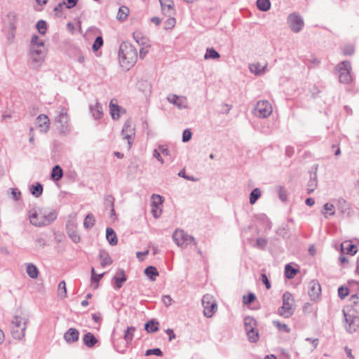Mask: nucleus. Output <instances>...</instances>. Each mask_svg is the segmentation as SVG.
<instances>
[{
  "mask_svg": "<svg viewBox=\"0 0 359 359\" xmlns=\"http://www.w3.org/2000/svg\"><path fill=\"white\" fill-rule=\"evenodd\" d=\"M118 59L121 65L129 69L137 61V53L136 48L128 42H123L118 50Z\"/></svg>",
  "mask_w": 359,
  "mask_h": 359,
  "instance_id": "obj_1",
  "label": "nucleus"
},
{
  "mask_svg": "<svg viewBox=\"0 0 359 359\" xmlns=\"http://www.w3.org/2000/svg\"><path fill=\"white\" fill-rule=\"evenodd\" d=\"M41 220L37 222L34 219L36 218V208H33L29 211L28 217L30 223L35 226L41 227L50 224L54 222L57 217V213L55 210L43 208L40 209Z\"/></svg>",
  "mask_w": 359,
  "mask_h": 359,
  "instance_id": "obj_2",
  "label": "nucleus"
},
{
  "mask_svg": "<svg viewBox=\"0 0 359 359\" xmlns=\"http://www.w3.org/2000/svg\"><path fill=\"white\" fill-rule=\"evenodd\" d=\"M344 318V328L350 334L356 332L359 330V313L350 306L343 309Z\"/></svg>",
  "mask_w": 359,
  "mask_h": 359,
  "instance_id": "obj_3",
  "label": "nucleus"
},
{
  "mask_svg": "<svg viewBox=\"0 0 359 359\" xmlns=\"http://www.w3.org/2000/svg\"><path fill=\"white\" fill-rule=\"evenodd\" d=\"M27 323V318L18 315L13 316L11 322V332L14 339L21 340L25 337Z\"/></svg>",
  "mask_w": 359,
  "mask_h": 359,
  "instance_id": "obj_4",
  "label": "nucleus"
},
{
  "mask_svg": "<svg viewBox=\"0 0 359 359\" xmlns=\"http://www.w3.org/2000/svg\"><path fill=\"white\" fill-rule=\"evenodd\" d=\"M172 239L175 244L181 248H186L191 243L195 245L197 244L195 238L182 229H176L172 233Z\"/></svg>",
  "mask_w": 359,
  "mask_h": 359,
  "instance_id": "obj_5",
  "label": "nucleus"
},
{
  "mask_svg": "<svg viewBox=\"0 0 359 359\" xmlns=\"http://www.w3.org/2000/svg\"><path fill=\"white\" fill-rule=\"evenodd\" d=\"M336 70L339 73V80L340 83L348 84L353 81L351 65L349 61L345 60L339 63L336 67Z\"/></svg>",
  "mask_w": 359,
  "mask_h": 359,
  "instance_id": "obj_6",
  "label": "nucleus"
},
{
  "mask_svg": "<svg viewBox=\"0 0 359 359\" xmlns=\"http://www.w3.org/2000/svg\"><path fill=\"white\" fill-rule=\"evenodd\" d=\"M294 298L291 293L285 292L283 295V306L278 309V313L285 318L290 317L294 313Z\"/></svg>",
  "mask_w": 359,
  "mask_h": 359,
  "instance_id": "obj_7",
  "label": "nucleus"
},
{
  "mask_svg": "<svg viewBox=\"0 0 359 359\" xmlns=\"http://www.w3.org/2000/svg\"><path fill=\"white\" fill-rule=\"evenodd\" d=\"M57 128L59 132L62 135H67L69 133L71 128L69 124V116L65 108H62L60 111L59 115L55 118Z\"/></svg>",
  "mask_w": 359,
  "mask_h": 359,
  "instance_id": "obj_8",
  "label": "nucleus"
},
{
  "mask_svg": "<svg viewBox=\"0 0 359 359\" xmlns=\"http://www.w3.org/2000/svg\"><path fill=\"white\" fill-rule=\"evenodd\" d=\"M203 314L207 318H211L217 309V305L212 295L206 294L202 298Z\"/></svg>",
  "mask_w": 359,
  "mask_h": 359,
  "instance_id": "obj_9",
  "label": "nucleus"
},
{
  "mask_svg": "<svg viewBox=\"0 0 359 359\" xmlns=\"http://www.w3.org/2000/svg\"><path fill=\"white\" fill-rule=\"evenodd\" d=\"M121 135L123 139L127 140L128 149H130L135 137V126L131 119H128L123 124Z\"/></svg>",
  "mask_w": 359,
  "mask_h": 359,
  "instance_id": "obj_10",
  "label": "nucleus"
},
{
  "mask_svg": "<svg viewBox=\"0 0 359 359\" xmlns=\"http://www.w3.org/2000/svg\"><path fill=\"white\" fill-rule=\"evenodd\" d=\"M287 23L290 29L294 33L301 32L304 25L303 18L297 13H292L288 15Z\"/></svg>",
  "mask_w": 359,
  "mask_h": 359,
  "instance_id": "obj_11",
  "label": "nucleus"
},
{
  "mask_svg": "<svg viewBox=\"0 0 359 359\" xmlns=\"http://www.w3.org/2000/svg\"><path fill=\"white\" fill-rule=\"evenodd\" d=\"M272 106L267 100H260L257 102L254 114L259 118H266L272 113Z\"/></svg>",
  "mask_w": 359,
  "mask_h": 359,
  "instance_id": "obj_12",
  "label": "nucleus"
},
{
  "mask_svg": "<svg viewBox=\"0 0 359 359\" xmlns=\"http://www.w3.org/2000/svg\"><path fill=\"white\" fill-rule=\"evenodd\" d=\"M167 100L170 103L175 105L180 109H186L188 107L187 100L185 97L171 94L168 96Z\"/></svg>",
  "mask_w": 359,
  "mask_h": 359,
  "instance_id": "obj_13",
  "label": "nucleus"
},
{
  "mask_svg": "<svg viewBox=\"0 0 359 359\" xmlns=\"http://www.w3.org/2000/svg\"><path fill=\"white\" fill-rule=\"evenodd\" d=\"M321 293V287L320 283L315 280L309 283L308 294L311 300H316Z\"/></svg>",
  "mask_w": 359,
  "mask_h": 359,
  "instance_id": "obj_14",
  "label": "nucleus"
},
{
  "mask_svg": "<svg viewBox=\"0 0 359 359\" xmlns=\"http://www.w3.org/2000/svg\"><path fill=\"white\" fill-rule=\"evenodd\" d=\"M162 12L164 15L172 16L175 14L174 3L172 0H159Z\"/></svg>",
  "mask_w": 359,
  "mask_h": 359,
  "instance_id": "obj_15",
  "label": "nucleus"
},
{
  "mask_svg": "<svg viewBox=\"0 0 359 359\" xmlns=\"http://www.w3.org/2000/svg\"><path fill=\"white\" fill-rule=\"evenodd\" d=\"M36 124L41 132L46 133L49 129L50 121L48 116L40 114L36 118Z\"/></svg>",
  "mask_w": 359,
  "mask_h": 359,
  "instance_id": "obj_16",
  "label": "nucleus"
},
{
  "mask_svg": "<svg viewBox=\"0 0 359 359\" xmlns=\"http://www.w3.org/2000/svg\"><path fill=\"white\" fill-rule=\"evenodd\" d=\"M126 280L127 278L124 270L121 269H118L113 278V280L115 282L114 288L116 290L120 289Z\"/></svg>",
  "mask_w": 359,
  "mask_h": 359,
  "instance_id": "obj_17",
  "label": "nucleus"
},
{
  "mask_svg": "<svg viewBox=\"0 0 359 359\" xmlns=\"http://www.w3.org/2000/svg\"><path fill=\"white\" fill-rule=\"evenodd\" d=\"M79 332L75 328H69L64 334V339L68 344L76 342L79 340Z\"/></svg>",
  "mask_w": 359,
  "mask_h": 359,
  "instance_id": "obj_18",
  "label": "nucleus"
},
{
  "mask_svg": "<svg viewBox=\"0 0 359 359\" xmlns=\"http://www.w3.org/2000/svg\"><path fill=\"white\" fill-rule=\"evenodd\" d=\"M341 253L346 252L354 255L357 252L356 246L349 241H344L341 244Z\"/></svg>",
  "mask_w": 359,
  "mask_h": 359,
  "instance_id": "obj_19",
  "label": "nucleus"
},
{
  "mask_svg": "<svg viewBox=\"0 0 359 359\" xmlns=\"http://www.w3.org/2000/svg\"><path fill=\"white\" fill-rule=\"evenodd\" d=\"M83 341L87 347L93 348L98 341L91 332H87L83 335Z\"/></svg>",
  "mask_w": 359,
  "mask_h": 359,
  "instance_id": "obj_20",
  "label": "nucleus"
},
{
  "mask_svg": "<svg viewBox=\"0 0 359 359\" xmlns=\"http://www.w3.org/2000/svg\"><path fill=\"white\" fill-rule=\"evenodd\" d=\"M110 114L113 119L117 120L121 116V107L117 104L114 102V100H111L109 103Z\"/></svg>",
  "mask_w": 359,
  "mask_h": 359,
  "instance_id": "obj_21",
  "label": "nucleus"
},
{
  "mask_svg": "<svg viewBox=\"0 0 359 359\" xmlns=\"http://www.w3.org/2000/svg\"><path fill=\"white\" fill-rule=\"evenodd\" d=\"M335 206L337 210H339L342 214H345L349 210V205L346 200L342 198H339L334 201Z\"/></svg>",
  "mask_w": 359,
  "mask_h": 359,
  "instance_id": "obj_22",
  "label": "nucleus"
},
{
  "mask_svg": "<svg viewBox=\"0 0 359 359\" xmlns=\"http://www.w3.org/2000/svg\"><path fill=\"white\" fill-rule=\"evenodd\" d=\"M134 40L140 46H150L149 40L147 37L144 36L141 32H135L133 34Z\"/></svg>",
  "mask_w": 359,
  "mask_h": 359,
  "instance_id": "obj_23",
  "label": "nucleus"
},
{
  "mask_svg": "<svg viewBox=\"0 0 359 359\" xmlns=\"http://www.w3.org/2000/svg\"><path fill=\"white\" fill-rule=\"evenodd\" d=\"M106 238L112 246L116 245L118 243L116 234L114 230L110 227H107L106 229Z\"/></svg>",
  "mask_w": 359,
  "mask_h": 359,
  "instance_id": "obj_24",
  "label": "nucleus"
},
{
  "mask_svg": "<svg viewBox=\"0 0 359 359\" xmlns=\"http://www.w3.org/2000/svg\"><path fill=\"white\" fill-rule=\"evenodd\" d=\"M90 111L95 119H100L102 118L103 111L102 107L99 102H96L94 106L90 107Z\"/></svg>",
  "mask_w": 359,
  "mask_h": 359,
  "instance_id": "obj_25",
  "label": "nucleus"
},
{
  "mask_svg": "<svg viewBox=\"0 0 359 359\" xmlns=\"http://www.w3.org/2000/svg\"><path fill=\"white\" fill-rule=\"evenodd\" d=\"M29 57L32 62V65L34 68L39 67L43 63V55H39L37 52H35V53H29Z\"/></svg>",
  "mask_w": 359,
  "mask_h": 359,
  "instance_id": "obj_26",
  "label": "nucleus"
},
{
  "mask_svg": "<svg viewBox=\"0 0 359 359\" xmlns=\"http://www.w3.org/2000/svg\"><path fill=\"white\" fill-rule=\"evenodd\" d=\"M99 257L101 260V266L102 267L110 265L113 262L109 253L103 250L100 251Z\"/></svg>",
  "mask_w": 359,
  "mask_h": 359,
  "instance_id": "obj_27",
  "label": "nucleus"
},
{
  "mask_svg": "<svg viewBox=\"0 0 359 359\" xmlns=\"http://www.w3.org/2000/svg\"><path fill=\"white\" fill-rule=\"evenodd\" d=\"M322 214L327 218L329 216H334L335 215V205L326 203L323 205V208L322 210Z\"/></svg>",
  "mask_w": 359,
  "mask_h": 359,
  "instance_id": "obj_28",
  "label": "nucleus"
},
{
  "mask_svg": "<svg viewBox=\"0 0 359 359\" xmlns=\"http://www.w3.org/2000/svg\"><path fill=\"white\" fill-rule=\"evenodd\" d=\"M257 219L262 223L263 226L265 228V231H269L271 227V222L268 217L264 214H259L257 216Z\"/></svg>",
  "mask_w": 359,
  "mask_h": 359,
  "instance_id": "obj_29",
  "label": "nucleus"
},
{
  "mask_svg": "<svg viewBox=\"0 0 359 359\" xmlns=\"http://www.w3.org/2000/svg\"><path fill=\"white\" fill-rule=\"evenodd\" d=\"M144 274L152 281L155 280L156 278L159 275L156 268L153 266H147L144 269Z\"/></svg>",
  "mask_w": 359,
  "mask_h": 359,
  "instance_id": "obj_30",
  "label": "nucleus"
},
{
  "mask_svg": "<svg viewBox=\"0 0 359 359\" xmlns=\"http://www.w3.org/2000/svg\"><path fill=\"white\" fill-rule=\"evenodd\" d=\"M244 326L245 332L256 329L257 321L254 318L247 316L244 319Z\"/></svg>",
  "mask_w": 359,
  "mask_h": 359,
  "instance_id": "obj_31",
  "label": "nucleus"
},
{
  "mask_svg": "<svg viewBox=\"0 0 359 359\" xmlns=\"http://www.w3.org/2000/svg\"><path fill=\"white\" fill-rule=\"evenodd\" d=\"M50 175L54 181H59L63 176V170L59 165H56L53 168Z\"/></svg>",
  "mask_w": 359,
  "mask_h": 359,
  "instance_id": "obj_32",
  "label": "nucleus"
},
{
  "mask_svg": "<svg viewBox=\"0 0 359 359\" xmlns=\"http://www.w3.org/2000/svg\"><path fill=\"white\" fill-rule=\"evenodd\" d=\"M266 65L262 66L259 63L252 64L250 65V70L255 75H261L265 72Z\"/></svg>",
  "mask_w": 359,
  "mask_h": 359,
  "instance_id": "obj_33",
  "label": "nucleus"
},
{
  "mask_svg": "<svg viewBox=\"0 0 359 359\" xmlns=\"http://www.w3.org/2000/svg\"><path fill=\"white\" fill-rule=\"evenodd\" d=\"M130 13L129 8L126 6H120L116 18L118 21L123 22L124 21L127 17L128 16Z\"/></svg>",
  "mask_w": 359,
  "mask_h": 359,
  "instance_id": "obj_34",
  "label": "nucleus"
},
{
  "mask_svg": "<svg viewBox=\"0 0 359 359\" xmlns=\"http://www.w3.org/2000/svg\"><path fill=\"white\" fill-rule=\"evenodd\" d=\"M144 329L147 332H155L158 330V323L155 320H150L145 323Z\"/></svg>",
  "mask_w": 359,
  "mask_h": 359,
  "instance_id": "obj_35",
  "label": "nucleus"
},
{
  "mask_svg": "<svg viewBox=\"0 0 359 359\" xmlns=\"http://www.w3.org/2000/svg\"><path fill=\"white\" fill-rule=\"evenodd\" d=\"M220 57L219 53L213 48H208L204 55L205 60H216Z\"/></svg>",
  "mask_w": 359,
  "mask_h": 359,
  "instance_id": "obj_36",
  "label": "nucleus"
},
{
  "mask_svg": "<svg viewBox=\"0 0 359 359\" xmlns=\"http://www.w3.org/2000/svg\"><path fill=\"white\" fill-rule=\"evenodd\" d=\"M30 192L35 197H39L43 193V186L41 183L36 182V184L30 187Z\"/></svg>",
  "mask_w": 359,
  "mask_h": 359,
  "instance_id": "obj_37",
  "label": "nucleus"
},
{
  "mask_svg": "<svg viewBox=\"0 0 359 359\" xmlns=\"http://www.w3.org/2000/svg\"><path fill=\"white\" fill-rule=\"evenodd\" d=\"M246 334L249 341L251 343H256L259 339V334L257 329L247 331Z\"/></svg>",
  "mask_w": 359,
  "mask_h": 359,
  "instance_id": "obj_38",
  "label": "nucleus"
},
{
  "mask_svg": "<svg viewBox=\"0 0 359 359\" xmlns=\"http://www.w3.org/2000/svg\"><path fill=\"white\" fill-rule=\"evenodd\" d=\"M26 271L29 276L32 278H36L38 277L39 270L33 264H28L27 265Z\"/></svg>",
  "mask_w": 359,
  "mask_h": 359,
  "instance_id": "obj_39",
  "label": "nucleus"
},
{
  "mask_svg": "<svg viewBox=\"0 0 359 359\" xmlns=\"http://www.w3.org/2000/svg\"><path fill=\"white\" fill-rule=\"evenodd\" d=\"M257 6L262 11H268L271 8L270 0H257Z\"/></svg>",
  "mask_w": 359,
  "mask_h": 359,
  "instance_id": "obj_40",
  "label": "nucleus"
},
{
  "mask_svg": "<svg viewBox=\"0 0 359 359\" xmlns=\"http://www.w3.org/2000/svg\"><path fill=\"white\" fill-rule=\"evenodd\" d=\"M298 270L290 264H286L285 267V276L287 278L292 279L297 273Z\"/></svg>",
  "mask_w": 359,
  "mask_h": 359,
  "instance_id": "obj_41",
  "label": "nucleus"
},
{
  "mask_svg": "<svg viewBox=\"0 0 359 359\" xmlns=\"http://www.w3.org/2000/svg\"><path fill=\"white\" fill-rule=\"evenodd\" d=\"M136 328L135 327H128L126 330L125 331V334L123 336L124 339L126 341V344H130L133 339V332L135 331Z\"/></svg>",
  "mask_w": 359,
  "mask_h": 359,
  "instance_id": "obj_42",
  "label": "nucleus"
},
{
  "mask_svg": "<svg viewBox=\"0 0 359 359\" xmlns=\"http://www.w3.org/2000/svg\"><path fill=\"white\" fill-rule=\"evenodd\" d=\"M317 184H318L317 177H316V174H314L313 177H311L310 180L308 182V185H307L308 187L306 189L308 194H311V193H313L315 189L317 187Z\"/></svg>",
  "mask_w": 359,
  "mask_h": 359,
  "instance_id": "obj_43",
  "label": "nucleus"
},
{
  "mask_svg": "<svg viewBox=\"0 0 359 359\" xmlns=\"http://www.w3.org/2000/svg\"><path fill=\"white\" fill-rule=\"evenodd\" d=\"M95 218L93 214H88L83 221V226L86 229H91L95 224Z\"/></svg>",
  "mask_w": 359,
  "mask_h": 359,
  "instance_id": "obj_44",
  "label": "nucleus"
},
{
  "mask_svg": "<svg viewBox=\"0 0 359 359\" xmlns=\"http://www.w3.org/2000/svg\"><path fill=\"white\" fill-rule=\"evenodd\" d=\"M261 196V191L259 188L254 189L250 194V203L255 204Z\"/></svg>",
  "mask_w": 359,
  "mask_h": 359,
  "instance_id": "obj_45",
  "label": "nucleus"
},
{
  "mask_svg": "<svg viewBox=\"0 0 359 359\" xmlns=\"http://www.w3.org/2000/svg\"><path fill=\"white\" fill-rule=\"evenodd\" d=\"M163 198L158 194H153L151 196V206L152 208H158L163 203Z\"/></svg>",
  "mask_w": 359,
  "mask_h": 359,
  "instance_id": "obj_46",
  "label": "nucleus"
},
{
  "mask_svg": "<svg viewBox=\"0 0 359 359\" xmlns=\"http://www.w3.org/2000/svg\"><path fill=\"white\" fill-rule=\"evenodd\" d=\"M57 292L58 295L62 298H65L67 297V288L65 280H62L60 282L57 287Z\"/></svg>",
  "mask_w": 359,
  "mask_h": 359,
  "instance_id": "obj_47",
  "label": "nucleus"
},
{
  "mask_svg": "<svg viewBox=\"0 0 359 359\" xmlns=\"http://www.w3.org/2000/svg\"><path fill=\"white\" fill-rule=\"evenodd\" d=\"M36 29L41 34L44 35L46 33L47 24L46 21L40 20L36 23Z\"/></svg>",
  "mask_w": 359,
  "mask_h": 359,
  "instance_id": "obj_48",
  "label": "nucleus"
},
{
  "mask_svg": "<svg viewBox=\"0 0 359 359\" xmlns=\"http://www.w3.org/2000/svg\"><path fill=\"white\" fill-rule=\"evenodd\" d=\"M348 294V287L341 285L338 288V296L341 299H344Z\"/></svg>",
  "mask_w": 359,
  "mask_h": 359,
  "instance_id": "obj_49",
  "label": "nucleus"
},
{
  "mask_svg": "<svg viewBox=\"0 0 359 359\" xmlns=\"http://www.w3.org/2000/svg\"><path fill=\"white\" fill-rule=\"evenodd\" d=\"M43 45H44L43 41L40 39L38 36L34 35L32 36L30 46L41 48V47H43Z\"/></svg>",
  "mask_w": 359,
  "mask_h": 359,
  "instance_id": "obj_50",
  "label": "nucleus"
},
{
  "mask_svg": "<svg viewBox=\"0 0 359 359\" xmlns=\"http://www.w3.org/2000/svg\"><path fill=\"white\" fill-rule=\"evenodd\" d=\"M273 323L280 331H283L285 333H289L290 332V328H289L286 324L281 323L278 320H273Z\"/></svg>",
  "mask_w": 359,
  "mask_h": 359,
  "instance_id": "obj_51",
  "label": "nucleus"
},
{
  "mask_svg": "<svg viewBox=\"0 0 359 359\" xmlns=\"http://www.w3.org/2000/svg\"><path fill=\"white\" fill-rule=\"evenodd\" d=\"M103 43L102 37L101 36H97L92 46L93 50L97 51L103 46Z\"/></svg>",
  "mask_w": 359,
  "mask_h": 359,
  "instance_id": "obj_52",
  "label": "nucleus"
},
{
  "mask_svg": "<svg viewBox=\"0 0 359 359\" xmlns=\"http://www.w3.org/2000/svg\"><path fill=\"white\" fill-rule=\"evenodd\" d=\"M151 355H155L157 356H161L163 355L162 351L158 348L148 349L145 352V355L149 356Z\"/></svg>",
  "mask_w": 359,
  "mask_h": 359,
  "instance_id": "obj_53",
  "label": "nucleus"
},
{
  "mask_svg": "<svg viewBox=\"0 0 359 359\" xmlns=\"http://www.w3.org/2000/svg\"><path fill=\"white\" fill-rule=\"evenodd\" d=\"M354 46L351 44L345 45L343 48V54L344 55H351L354 53Z\"/></svg>",
  "mask_w": 359,
  "mask_h": 359,
  "instance_id": "obj_54",
  "label": "nucleus"
},
{
  "mask_svg": "<svg viewBox=\"0 0 359 359\" xmlns=\"http://www.w3.org/2000/svg\"><path fill=\"white\" fill-rule=\"evenodd\" d=\"M267 245V240L264 238H258L256 241V246L262 250L265 249Z\"/></svg>",
  "mask_w": 359,
  "mask_h": 359,
  "instance_id": "obj_55",
  "label": "nucleus"
},
{
  "mask_svg": "<svg viewBox=\"0 0 359 359\" xmlns=\"http://www.w3.org/2000/svg\"><path fill=\"white\" fill-rule=\"evenodd\" d=\"M79 0H64L62 1V4H65V6L67 9H71L76 6Z\"/></svg>",
  "mask_w": 359,
  "mask_h": 359,
  "instance_id": "obj_56",
  "label": "nucleus"
},
{
  "mask_svg": "<svg viewBox=\"0 0 359 359\" xmlns=\"http://www.w3.org/2000/svg\"><path fill=\"white\" fill-rule=\"evenodd\" d=\"M166 20L165 22V29H172L175 25L176 21L175 18L171 16Z\"/></svg>",
  "mask_w": 359,
  "mask_h": 359,
  "instance_id": "obj_57",
  "label": "nucleus"
},
{
  "mask_svg": "<svg viewBox=\"0 0 359 359\" xmlns=\"http://www.w3.org/2000/svg\"><path fill=\"white\" fill-rule=\"evenodd\" d=\"M192 137V133L189 129H186L184 130L182 134V142H189Z\"/></svg>",
  "mask_w": 359,
  "mask_h": 359,
  "instance_id": "obj_58",
  "label": "nucleus"
},
{
  "mask_svg": "<svg viewBox=\"0 0 359 359\" xmlns=\"http://www.w3.org/2000/svg\"><path fill=\"white\" fill-rule=\"evenodd\" d=\"M255 295L250 292L247 296H243V303L245 304H250L255 301Z\"/></svg>",
  "mask_w": 359,
  "mask_h": 359,
  "instance_id": "obj_59",
  "label": "nucleus"
},
{
  "mask_svg": "<svg viewBox=\"0 0 359 359\" xmlns=\"http://www.w3.org/2000/svg\"><path fill=\"white\" fill-rule=\"evenodd\" d=\"M261 281L265 285L266 289H270L271 285L269 280L267 276L265 273H262L260 276Z\"/></svg>",
  "mask_w": 359,
  "mask_h": 359,
  "instance_id": "obj_60",
  "label": "nucleus"
},
{
  "mask_svg": "<svg viewBox=\"0 0 359 359\" xmlns=\"http://www.w3.org/2000/svg\"><path fill=\"white\" fill-rule=\"evenodd\" d=\"M11 196L15 201H18L20 198L21 193L17 189H12Z\"/></svg>",
  "mask_w": 359,
  "mask_h": 359,
  "instance_id": "obj_61",
  "label": "nucleus"
},
{
  "mask_svg": "<svg viewBox=\"0 0 359 359\" xmlns=\"http://www.w3.org/2000/svg\"><path fill=\"white\" fill-rule=\"evenodd\" d=\"M149 46H141L140 49V57L143 59L149 52Z\"/></svg>",
  "mask_w": 359,
  "mask_h": 359,
  "instance_id": "obj_62",
  "label": "nucleus"
},
{
  "mask_svg": "<svg viewBox=\"0 0 359 359\" xmlns=\"http://www.w3.org/2000/svg\"><path fill=\"white\" fill-rule=\"evenodd\" d=\"M172 298L169 295H163L162 297V302L165 306H169L172 304Z\"/></svg>",
  "mask_w": 359,
  "mask_h": 359,
  "instance_id": "obj_63",
  "label": "nucleus"
},
{
  "mask_svg": "<svg viewBox=\"0 0 359 359\" xmlns=\"http://www.w3.org/2000/svg\"><path fill=\"white\" fill-rule=\"evenodd\" d=\"M105 204L107 206H114V198L111 195H108L105 197Z\"/></svg>",
  "mask_w": 359,
  "mask_h": 359,
  "instance_id": "obj_64",
  "label": "nucleus"
}]
</instances>
